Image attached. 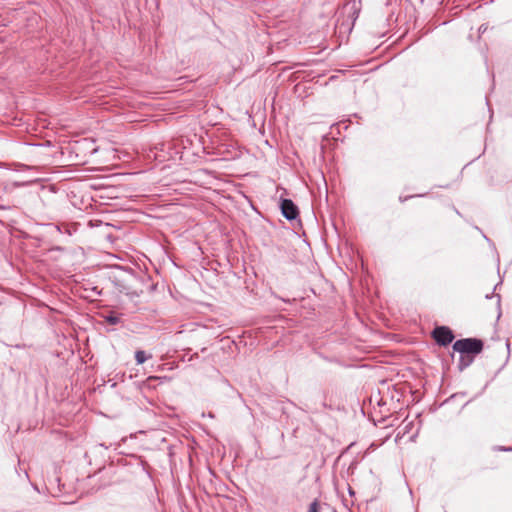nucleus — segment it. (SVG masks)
<instances>
[{
	"label": "nucleus",
	"instance_id": "1",
	"mask_svg": "<svg viewBox=\"0 0 512 512\" xmlns=\"http://www.w3.org/2000/svg\"><path fill=\"white\" fill-rule=\"evenodd\" d=\"M483 348V344L477 339H462L454 343L453 349L460 353L477 354L480 353Z\"/></svg>",
	"mask_w": 512,
	"mask_h": 512
},
{
	"label": "nucleus",
	"instance_id": "2",
	"mask_svg": "<svg viewBox=\"0 0 512 512\" xmlns=\"http://www.w3.org/2000/svg\"><path fill=\"white\" fill-rule=\"evenodd\" d=\"M434 338L437 343L446 345L453 341L452 332L446 327H438L434 330Z\"/></svg>",
	"mask_w": 512,
	"mask_h": 512
},
{
	"label": "nucleus",
	"instance_id": "3",
	"mask_svg": "<svg viewBox=\"0 0 512 512\" xmlns=\"http://www.w3.org/2000/svg\"><path fill=\"white\" fill-rule=\"evenodd\" d=\"M281 211L283 216L288 220H293L298 216V209L295 204L289 200L284 199L281 202Z\"/></svg>",
	"mask_w": 512,
	"mask_h": 512
},
{
	"label": "nucleus",
	"instance_id": "4",
	"mask_svg": "<svg viewBox=\"0 0 512 512\" xmlns=\"http://www.w3.org/2000/svg\"><path fill=\"white\" fill-rule=\"evenodd\" d=\"M135 359L138 364H143L146 361L147 356L144 351L139 350L135 353Z\"/></svg>",
	"mask_w": 512,
	"mask_h": 512
},
{
	"label": "nucleus",
	"instance_id": "5",
	"mask_svg": "<svg viewBox=\"0 0 512 512\" xmlns=\"http://www.w3.org/2000/svg\"><path fill=\"white\" fill-rule=\"evenodd\" d=\"M309 512H318V503L316 501L310 504Z\"/></svg>",
	"mask_w": 512,
	"mask_h": 512
}]
</instances>
